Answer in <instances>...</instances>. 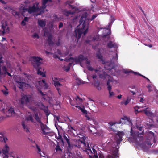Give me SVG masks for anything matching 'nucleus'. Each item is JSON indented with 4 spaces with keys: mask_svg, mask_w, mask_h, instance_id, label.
<instances>
[{
    "mask_svg": "<svg viewBox=\"0 0 158 158\" xmlns=\"http://www.w3.org/2000/svg\"><path fill=\"white\" fill-rule=\"evenodd\" d=\"M134 108V109L135 110V112H137L138 113H139V112H142V111H138V110H137L139 108V106H135Z\"/></svg>",
    "mask_w": 158,
    "mask_h": 158,
    "instance_id": "obj_42",
    "label": "nucleus"
},
{
    "mask_svg": "<svg viewBox=\"0 0 158 158\" xmlns=\"http://www.w3.org/2000/svg\"><path fill=\"white\" fill-rule=\"evenodd\" d=\"M85 137H83L82 140H79L78 143V147L82 149L84 151L87 152V153L89 156V154L92 153L93 154H96L97 152L94 148H92L93 152H92L89 147V144L88 143L87 144L85 142Z\"/></svg>",
    "mask_w": 158,
    "mask_h": 158,
    "instance_id": "obj_4",
    "label": "nucleus"
},
{
    "mask_svg": "<svg viewBox=\"0 0 158 158\" xmlns=\"http://www.w3.org/2000/svg\"><path fill=\"white\" fill-rule=\"evenodd\" d=\"M129 102V100H128V99H127V100L125 102H121V104L123 105L124 104L125 105H127Z\"/></svg>",
    "mask_w": 158,
    "mask_h": 158,
    "instance_id": "obj_39",
    "label": "nucleus"
},
{
    "mask_svg": "<svg viewBox=\"0 0 158 158\" xmlns=\"http://www.w3.org/2000/svg\"><path fill=\"white\" fill-rule=\"evenodd\" d=\"M148 135L149 136V137L148 138V141H147V142H146V144L147 145L150 146H151L152 144V143H151L150 142V140H154V133L152 131L149 132Z\"/></svg>",
    "mask_w": 158,
    "mask_h": 158,
    "instance_id": "obj_11",
    "label": "nucleus"
},
{
    "mask_svg": "<svg viewBox=\"0 0 158 158\" xmlns=\"http://www.w3.org/2000/svg\"><path fill=\"white\" fill-rule=\"evenodd\" d=\"M89 158H98L97 153L95 154H93L92 155H89Z\"/></svg>",
    "mask_w": 158,
    "mask_h": 158,
    "instance_id": "obj_38",
    "label": "nucleus"
},
{
    "mask_svg": "<svg viewBox=\"0 0 158 158\" xmlns=\"http://www.w3.org/2000/svg\"><path fill=\"white\" fill-rule=\"evenodd\" d=\"M118 59V55L117 53H116L115 56H114L112 59L111 60L110 64L111 65V67L113 68L115 67V64L117 62Z\"/></svg>",
    "mask_w": 158,
    "mask_h": 158,
    "instance_id": "obj_15",
    "label": "nucleus"
},
{
    "mask_svg": "<svg viewBox=\"0 0 158 158\" xmlns=\"http://www.w3.org/2000/svg\"><path fill=\"white\" fill-rule=\"evenodd\" d=\"M46 33V35L48 36V39L47 40V41L49 45V46L52 45L54 44V43L52 41V39L53 37L52 35L48 32H46L44 33V35H45Z\"/></svg>",
    "mask_w": 158,
    "mask_h": 158,
    "instance_id": "obj_13",
    "label": "nucleus"
},
{
    "mask_svg": "<svg viewBox=\"0 0 158 158\" xmlns=\"http://www.w3.org/2000/svg\"><path fill=\"white\" fill-rule=\"evenodd\" d=\"M21 24L22 25L24 26L26 24V22L23 20L22 21Z\"/></svg>",
    "mask_w": 158,
    "mask_h": 158,
    "instance_id": "obj_59",
    "label": "nucleus"
},
{
    "mask_svg": "<svg viewBox=\"0 0 158 158\" xmlns=\"http://www.w3.org/2000/svg\"><path fill=\"white\" fill-rule=\"evenodd\" d=\"M1 60H2V61L3 63H0V77L2 76V75L3 74H6L7 72V69L5 66H3L2 67V70L4 73H2L1 72V67L2 66V65L4 63L3 61L2 60V59H1Z\"/></svg>",
    "mask_w": 158,
    "mask_h": 158,
    "instance_id": "obj_23",
    "label": "nucleus"
},
{
    "mask_svg": "<svg viewBox=\"0 0 158 158\" xmlns=\"http://www.w3.org/2000/svg\"><path fill=\"white\" fill-rule=\"evenodd\" d=\"M23 20L25 22H28V18L27 17H24Z\"/></svg>",
    "mask_w": 158,
    "mask_h": 158,
    "instance_id": "obj_63",
    "label": "nucleus"
},
{
    "mask_svg": "<svg viewBox=\"0 0 158 158\" xmlns=\"http://www.w3.org/2000/svg\"><path fill=\"white\" fill-rule=\"evenodd\" d=\"M109 124L110 125V127H109L110 130L113 131H115V130L114 129L112 128V126L115 124V123H114L112 122H110L109 123Z\"/></svg>",
    "mask_w": 158,
    "mask_h": 158,
    "instance_id": "obj_30",
    "label": "nucleus"
},
{
    "mask_svg": "<svg viewBox=\"0 0 158 158\" xmlns=\"http://www.w3.org/2000/svg\"><path fill=\"white\" fill-rule=\"evenodd\" d=\"M34 117L36 121L38 122L40 125L42 123L41 121V118L39 116L38 112H35L34 113Z\"/></svg>",
    "mask_w": 158,
    "mask_h": 158,
    "instance_id": "obj_22",
    "label": "nucleus"
},
{
    "mask_svg": "<svg viewBox=\"0 0 158 158\" xmlns=\"http://www.w3.org/2000/svg\"><path fill=\"white\" fill-rule=\"evenodd\" d=\"M63 26V23L62 22H60L59 23V24L58 26V27L59 29H60Z\"/></svg>",
    "mask_w": 158,
    "mask_h": 158,
    "instance_id": "obj_54",
    "label": "nucleus"
},
{
    "mask_svg": "<svg viewBox=\"0 0 158 158\" xmlns=\"http://www.w3.org/2000/svg\"><path fill=\"white\" fill-rule=\"evenodd\" d=\"M22 125L23 127V128L25 131L27 132H29V130L27 127V126L25 125L24 122H22Z\"/></svg>",
    "mask_w": 158,
    "mask_h": 158,
    "instance_id": "obj_31",
    "label": "nucleus"
},
{
    "mask_svg": "<svg viewBox=\"0 0 158 158\" xmlns=\"http://www.w3.org/2000/svg\"><path fill=\"white\" fill-rule=\"evenodd\" d=\"M70 59L72 60L76 63H81L83 60L87 59V57H84L83 55H80L78 56V58H73L70 57Z\"/></svg>",
    "mask_w": 158,
    "mask_h": 158,
    "instance_id": "obj_10",
    "label": "nucleus"
},
{
    "mask_svg": "<svg viewBox=\"0 0 158 158\" xmlns=\"http://www.w3.org/2000/svg\"><path fill=\"white\" fill-rule=\"evenodd\" d=\"M107 47L108 48H118V46L116 44L113 43L112 41H109L107 44Z\"/></svg>",
    "mask_w": 158,
    "mask_h": 158,
    "instance_id": "obj_20",
    "label": "nucleus"
},
{
    "mask_svg": "<svg viewBox=\"0 0 158 158\" xmlns=\"http://www.w3.org/2000/svg\"><path fill=\"white\" fill-rule=\"evenodd\" d=\"M112 81L110 80V79H109L107 82V89L109 91V97H110L114 95V93L113 92H111V90L112 89V87L111 85L110 82H111Z\"/></svg>",
    "mask_w": 158,
    "mask_h": 158,
    "instance_id": "obj_14",
    "label": "nucleus"
},
{
    "mask_svg": "<svg viewBox=\"0 0 158 158\" xmlns=\"http://www.w3.org/2000/svg\"><path fill=\"white\" fill-rule=\"evenodd\" d=\"M68 8L69 9H75V10L76 11L78 10L77 8L73 5H72L71 4H69V6Z\"/></svg>",
    "mask_w": 158,
    "mask_h": 158,
    "instance_id": "obj_37",
    "label": "nucleus"
},
{
    "mask_svg": "<svg viewBox=\"0 0 158 158\" xmlns=\"http://www.w3.org/2000/svg\"><path fill=\"white\" fill-rule=\"evenodd\" d=\"M28 113L30 114L27 115L25 117V120L27 121H31L33 123H35V121L33 117V116L30 112H28Z\"/></svg>",
    "mask_w": 158,
    "mask_h": 158,
    "instance_id": "obj_17",
    "label": "nucleus"
},
{
    "mask_svg": "<svg viewBox=\"0 0 158 158\" xmlns=\"http://www.w3.org/2000/svg\"><path fill=\"white\" fill-rule=\"evenodd\" d=\"M107 34L103 35L102 36L103 40L105 42L108 41L110 38V35L111 34L110 30L108 29H107Z\"/></svg>",
    "mask_w": 158,
    "mask_h": 158,
    "instance_id": "obj_18",
    "label": "nucleus"
},
{
    "mask_svg": "<svg viewBox=\"0 0 158 158\" xmlns=\"http://www.w3.org/2000/svg\"><path fill=\"white\" fill-rule=\"evenodd\" d=\"M99 158H104V157L102 153H99L98 154Z\"/></svg>",
    "mask_w": 158,
    "mask_h": 158,
    "instance_id": "obj_52",
    "label": "nucleus"
},
{
    "mask_svg": "<svg viewBox=\"0 0 158 158\" xmlns=\"http://www.w3.org/2000/svg\"><path fill=\"white\" fill-rule=\"evenodd\" d=\"M30 109L33 111L34 112H36L35 111L36 110V108L35 107L33 106H31L30 107Z\"/></svg>",
    "mask_w": 158,
    "mask_h": 158,
    "instance_id": "obj_51",
    "label": "nucleus"
},
{
    "mask_svg": "<svg viewBox=\"0 0 158 158\" xmlns=\"http://www.w3.org/2000/svg\"><path fill=\"white\" fill-rule=\"evenodd\" d=\"M86 119L87 120H90L91 118H90L89 116L88 115L86 114L85 115Z\"/></svg>",
    "mask_w": 158,
    "mask_h": 158,
    "instance_id": "obj_55",
    "label": "nucleus"
},
{
    "mask_svg": "<svg viewBox=\"0 0 158 158\" xmlns=\"http://www.w3.org/2000/svg\"><path fill=\"white\" fill-rule=\"evenodd\" d=\"M9 149V148L7 145H6L3 148L2 150L4 156L3 158H8V154Z\"/></svg>",
    "mask_w": 158,
    "mask_h": 158,
    "instance_id": "obj_16",
    "label": "nucleus"
},
{
    "mask_svg": "<svg viewBox=\"0 0 158 158\" xmlns=\"http://www.w3.org/2000/svg\"><path fill=\"white\" fill-rule=\"evenodd\" d=\"M69 127L70 129V131L74 135L75 134V133L76 132V130L74 128L71 126H69Z\"/></svg>",
    "mask_w": 158,
    "mask_h": 158,
    "instance_id": "obj_33",
    "label": "nucleus"
},
{
    "mask_svg": "<svg viewBox=\"0 0 158 158\" xmlns=\"http://www.w3.org/2000/svg\"><path fill=\"white\" fill-rule=\"evenodd\" d=\"M76 107L81 110V112L85 114H87V111L85 109V108L84 106L82 107H81L79 106H76Z\"/></svg>",
    "mask_w": 158,
    "mask_h": 158,
    "instance_id": "obj_26",
    "label": "nucleus"
},
{
    "mask_svg": "<svg viewBox=\"0 0 158 158\" xmlns=\"http://www.w3.org/2000/svg\"><path fill=\"white\" fill-rule=\"evenodd\" d=\"M52 81L53 83V85L55 86L56 89L57 90L60 95H61L60 93V88L62 86V85L61 84L62 79L58 78L56 77H54L52 78Z\"/></svg>",
    "mask_w": 158,
    "mask_h": 158,
    "instance_id": "obj_5",
    "label": "nucleus"
},
{
    "mask_svg": "<svg viewBox=\"0 0 158 158\" xmlns=\"http://www.w3.org/2000/svg\"><path fill=\"white\" fill-rule=\"evenodd\" d=\"M54 118L58 121L59 122H60V117L59 116H55L54 117Z\"/></svg>",
    "mask_w": 158,
    "mask_h": 158,
    "instance_id": "obj_53",
    "label": "nucleus"
},
{
    "mask_svg": "<svg viewBox=\"0 0 158 158\" xmlns=\"http://www.w3.org/2000/svg\"><path fill=\"white\" fill-rule=\"evenodd\" d=\"M41 81L44 84V85L45 86V87L46 88H47L48 87V85L45 82V80L44 79H42Z\"/></svg>",
    "mask_w": 158,
    "mask_h": 158,
    "instance_id": "obj_48",
    "label": "nucleus"
},
{
    "mask_svg": "<svg viewBox=\"0 0 158 158\" xmlns=\"http://www.w3.org/2000/svg\"><path fill=\"white\" fill-rule=\"evenodd\" d=\"M98 37L97 35L93 37L92 40L94 41H97L98 40Z\"/></svg>",
    "mask_w": 158,
    "mask_h": 158,
    "instance_id": "obj_45",
    "label": "nucleus"
},
{
    "mask_svg": "<svg viewBox=\"0 0 158 158\" xmlns=\"http://www.w3.org/2000/svg\"><path fill=\"white\" fill-rule=\"evenodd\" d=\"M31 96L30 95L23 94L22 95L20 99L21 104L25 105H28L31 100Z\"/></svg>",
    "mask_w": 158,
    "mask_h": 158,
    "instance_id": "obj_6",
    "label": "nucleus"
},
{
    "mask_svg": "<svg viewBox=\"0 0 158 158\" xmlns=\"http://www.w3.org/2000/svg\"><path fill=\"white\" fill-rule=\"evenodd\" d=\"M123 135L124 133L123 132H119L115 135L114 137V139L116 142L113 143L112 145V147L110 150L112 151L113 155L116 157L118 156V149L116 146H118V145L122 141L123 136Z\"/></svg>",
    "mask_w": 158,
    "mask_h": 158,
    "instance_id": "obj_2",
    "label": "nucleus"
},
{
    "mask_svg": "<svg viewBox=\"0 0 158 158\" xmlns=\"http://www.w3.org/2000/svg\"><path fill=\"white\" fill-rule=\"evenodd\" d=\"M137 129H138L140 131H141L142 130V127L137 126Z\"/></svg>",
    "mask_w": 158,
    "mask_h": 158,
    "instance_id": "obj_62",
    "label": "nucleus"
},
{
    "mask_svg": "<svg viewBox=\"0 0 158 158\" xmlns=\"http://www.w3.org/2000/svg\"><path fill=\"white\" fill-rule=\"evenodd\" d=\"M65 140L66 141V142L68 144V146L69 147L70 146V143L69 139V138H68L67 137L64 135L63 136Z\"/></svg>",
    "mask_w": 158,
    "mask_h": 158,
    "instance_id": "obj_34",
    "label": "nucleus"
},
{
    "mask_svg": "<svg viewBox=\"0 0 158 158\" xmlns=\"http://www.w3.org/2000/svg\"><path fill=\"white\" fill-rule=\"evenodd\" d=\"M107 75L105 73H102L101 74H100L99 75V77L101 79H105L106 78V75Z\"/></svg>",
    "mask_w": 158,
    "mask_h": 158,
    "instance_id": "obj_36",
    "label": "nucleus"
},
{
    "mask_svg": "<svg viewBox=\"0 0 158 158\" xmlns=\"http://www.w3.org/2000/svg\"><path fill=\"white\" fill-rule=\"evenodd\" d=\"M73 2L74 1L73 0L71 1H68L66 2V5H68L69 6V4L73 3Z\"/></svg>",
    "mask_w": 158,
    "mask_h": 158,
    "instance_id": "obj_44",
    "label": "nucleus"
},
{
    "mask_svg": "<svg viewBox=\"0 0 158 158\" xmlns=\"http://www.w3.org/2000/svg\"><path fill=\"white\" fill-rule=\"evenodd\" d=\"M35 147H34L37 150V152L38 153L41 155V149L40 148V147L37 144L35 143Z\"/></svg>",
    "mask_w": 158,
    "mask_h": 158,
    "instance_id": "obj_32",
    "label": "nucleus"
},
{
    "mask_svg": "<svg viewBox=\"0 0 158 158\" xmlns=\"http://www.w3.org/2000/svg\"><path fill=\"white\" fill-rule=\"evenodd\" d=\"M100 85V82L98 81H97L94 84V86H95Z\"/></svg>",
    "mask_w": 158,
    "mask_h": 158,
    "instance_id": "obj_57",
    "label": "nucleus"
},
{
    "mask_svg": "<svg viewBox=\"0 0 158 158\" xmlns=\"http://www.w3.org/2000/svg\"><path fill=\"white\" fill-rule=\"evenodd\" d=\"M97 56L98 59L101 60L102 59V56L100 54H99L98 53L97 55Z\"/></svg>",
    "mask_w": 158,
    "mask_h": 158,
    "instance_id": "obj_46",
    "label": "nucleus"
},
{
    "mask_svg": "<svg viewBox=\"0 0 158 158\" xmlns=\"http://www.w3.org/2000/svg\"><path fill=\"white\" fill-rule=\"evenodd\" d=\"M75 13V12H71V11H64V14L66 16H68L69 14L73 15Z\"/></svg>",
    "mask_w": 158,
    "mask_h": 158,
    "instance_id": "obj_27",
    "label": "nucleus"
},
{
    "mask_svg": "<svg viewBox=\"0 0 158 158\" xmlns=\"http://www.w3.org/2000/svg\"><path fill=\"white\" fill-rule=\"evenodd\" d=\"M131 72L132 73H134L135 75H139V74H140L139 73H138L137 72H134V71H131Z\"/></svg>",
    "mask_w": 158,
    "mask_h": 158,
    "instance_id": "obj_60",
    "label": "nucleus"
},
{
    "mask_svg": "<svg viewBox=\"0 0 158 158\" xmlns=\"http://www.w3.org/2000/svg\"><path fill=\"white\" fill-rule=\"evenodd\" d=\"M97 16V15H93L91 18H89L88 19L90 21H92L93 20H94L95 18Z\"/></svg>",
    "mask_w": 158,
    "mask_h": 158,
    "instance_id": "obj_41",
    "label": "nucleus"
},
{
    "mask_svg": "<svg viewBox=\"0 0 158 158\" xmlns=\"http://www.w3.org/2000/svg\"><path fill=\"white\" fill-rule=\"evenodd\" d=\"M85 60H86V64H88V65H89L90 64V60H88V59H87Z\"/></svg>",
    "mask_w": 158,
    "mask_h": 158,
    "instance_id": "obj_61",
    "label": "nucleus"
},
{
    "mask_svg": "<svg viewBox=\"0 0 158 158\" xmlns=\"http://www.w3.org/2000/svg\"><path fill=\"white\" fill-rule=\"evenodd\" d=\"M88 69L90 71H93L94 70L93 68L91 66H89L88 67Z\"/></svg>",
    "mask_w": 158,
    "mask_h": 158,
    "instance_id": "obj_56",
    "label": "nucleus"
},
{
    "mask_svg": "<svg viewBox=\"0 0 158 158\" xmlns=\"http://www.w3.org/2000/svg\"><path fill=\"white\" fill-rule=\"evenodd\" d=\"M52 2V0H42V8L44 10L46 7V4L48 2Z\"/></svg>",
    "mask_w": 158,
    "mask_h": 158,
    "instance_id": "obj_24",
    "label": "nucleus"
},
{
    "mask_svg": "<svg viewBox=\"0 0 158 158\" xmlns=\"http://www.w3.org/2000/svg\"><path fill=\"white\" fill-rule=\"evenodd\" d=\"M106 158H115L112 155H109L106 157Z\"/></svg>",
    "mask_w": 158,
    "mask_h": 158,
    "instance_id": "obj_58",
    "label": "nucleus"
},
{
    "mask_svg": "<svg viewBox=\"0 0 158 158\" xmlns=\"http://www.w3.org/2000/svg\"><path fill=\"white\" fill-rule=\"evenodd\" d=\"M76 101L79 100L80 102L83 101V99L81 98H80L79 97L77 96L76 98L75 99Z\"/></svg>",
    "mask_w": 158,
    "mask_h": 158,
    "instance_id": "obj_47",
    "label": "nucleus"
},
{
    "mask_svg": "<svg viewBox=\"0 0 158 158\" xmlns=\"http://www.w3.org/2000/svg\"><path fill=\"white\" fill-rule=\"evenodd\" d=\"M55 149L56 152H58L59 151H62V149L60 148V146L59 145L58 143H57L56 144V147L55 148Z\"/></svg>",
    "mask_w": 158,
    "mask_h": 158,
    "instance_id": "obj_35",
    "label": "nucleus"
},
{
    "mask_svg": "<svg viewBox=\"0 0 158 158\" xmlns=\"http://www.w3.org/2000/svg\"><path fill=\"white\" fill-rule=\"evenodd\" d=\"M8 140V139L6 137H5L4 136L1 135L0 136V141L1 142H4L5 143H6V141Z\"/></svg>",
    "mask_w": 158,
    "mask_h": 158,
    "instance_id": "obj_29",
    "label": "nucleus"
},
{
    "mask_svg": "<svg viewBox=\"0 0 158 158\" xmlns=\"http://www.w3.org/2000/svg\"><path fill=\"white\" fill-rule=\"evenodd\" d=\"M24 74L25 75L26 77H27L28 78L30 77V75L29 74H27V73H24Z\"/></svg>",
    "mask_w": 158,
    "mask_h": 158,
    "instance_id": "obj_64",
    "label": "nucleus"
},
{
    "mask_svg": "<svg viewBox=\"0 0 158 158\" xmlns=\"http://www.w3.org/2000/svg\"><path fill=\"white\" fill-rule=\"evenodd\" d=\"M56 44L57 46H59L61 44V40L60 39H58V40L56 42Z\"/></svg>",
    "mask_w": 158,
    "mask_h": 158,
    "instance_id": "obj_40",
    "label": "nucleus"
},
{
    "mask_svg": "<svg viewBox=\"0 0 158 158\" xmlns=\"http://www.w3.org/2000/svg\"><path fill=\"white\" fill-rule=\"evenodd\" d=\"M87 17V14L86 13L83 14L80 19L79 25H82V27L75 29L74 31L73 35L72 36L73 40L78 42L81 37L82 33L84 35L87 33L88 30L89 23L86 22Z\"/></svg>",
    "mask_w": 158,
    "mask_h": 158,
    "instance_id": "obj_1",
    "label": "nucleus"
},
{
    "mask_svg": "<svg viewBox=\"0 0 158 158\" xmlns=\"http://www.w3.org/2000/svg\"><path fill=\"white\" fill-rule=\"evenodd\" d=\"M38 24L41 27H43L45 26L46 23L44 20L41 19L38 20Z\"/></svg>",
    "mask_w": 158,
    "mask_h": 158,
    "instance_id": "obj_25",
    "label": "nucleus"
},
{
    "mask_svg": "<svg viewBox=\"0 0 158 158\" xmlns=\"http://www.w3.org/2000/svg\"><path fill=\"white\" fill-rule=\"evenodd\" d=\"M12 15L15 17L16 16L19 17L20 15V12H19L15 10H13L11 12Z\"/></svg>",
    "mask_w": 158,
    "mask_h": 158,
    "instance_id": "obj_28",
    "label": "nucleus"
},
{
    "mask_svg": "<svg viewBox=\"0 0 158 158\" xmlns=\"http://www.w3.org/2000/svg\"><path fill=\"white\" fill-rule=\"evenodd\" d=\"M9 31V30L7 25L2 24V25L0 26V35H3L6 32Z\"/></svg>",
    "mask_w": 158,
    "mask_h": 158,
    "instance_id": "obj_12",
    "label": "nucleus"
},
{
    "mask_svg": "<svg viewBox=\"0 0 158 158\" xmlns=\"http://www.w3.org/2000/svg\"><path fill=\"white\" fill-rule=\"evenodd\" d=\"M31 58V62L33 66L35 69H37V74L41 75L43 77H45V73L40 71V68H39L40 66L42 64L43 59L40 57L36 56H32Z\"/></svg>",
    "mask_w": 158,
    "mask_h": 158,
    "instance_id": "obj_3",
    "label": "nucleus"
},
{
    "mask_svg": "<svg viewBox=\"0 0 158 158\" xmlns=\"http://www.w3.org/2000/svg\"><path fill=\"white\" fill-rule=\"evenodd\" d=\"M15 113L14 110V109L11 107L9 109L6 113V115L7 117H11L14 116L15 115Z\"/></svg>",
    "mask_w": 158,
    "mask_h": 158,
    "instance_id": "obj_19",
    "label": "nucleus"
},
{
    "mask_svg": "<svg viewBox=\"0 0 158 158\" xmlns=\"http://www.w3.org/2000/svg\"><path fill=\"white\" fill-rule=\"evenodd\" d=\"M143 111L145 114L148 116L152 117L153 115V113L151 111L149 107H147L143 109Z\"/></svg>",
    "mask_w": 158,
    "mask_h": 158,
    "instance_id": "obj_21",
    "label": "nucleus"
},
{
    "mask_svg": "<svg viewBox=\"0 0 158 158\" xmlns=\"http://www.w3.org/2000/svg\"><path fill=\"white\" fill-rule=\"evenodd\" d=\"M77 81H78V84L79 85L81 84H83V81L82 80H81L80 79H78L77 80Z\"/></svg>",
    "mask_w": 158,
    "mask_h": 158,
    "instance_id": "obj_50",
    "label": "nucleus"
},
{
    "mask_svg": "<svg viewBox=\"0 0 158 158\" xmlns=\"http://www.w3.org/2000/svg\"><path fill=\"white\" fill-rule=\"evenodd\" d=\"M2 92L6 95H7L8 94V92L6 90H2Z\"/></svg>",
    "mask_w": 158,
    "mask_h": 158,
    "instance_id": "obj_49",
    "label": "nucleus"
},
{
    "mask_svg": "<svg viewBox=\"0 0 158 158\" xmlns=\"http://www.w3.org/2000/svg\"><path fill=\"white\" fill-rule=\"evenodd\" d=\"M32 37L33 38H37V39H39V35L36 33H34V35H32Z\"/></svg>",
    "mask_w": 158,
    "mask_h": 158,
    "instance_id": "obj_43",
    "label": "nucleus"
},
{
    "mask_svg": "<svg viewBox=\"0 0 158 158\" xmlns=\"http://www.w3.org/2000/svg\"><path fill=\"white\" fill-rule=\"evenodd\" d=\"M24 80V79L23 78L19 77V79L16 80V82L18 84V86L20 89L22 90L29 85V84L23 81Z\"/></svg>",
    "mask_w": 158,
    "mask_h": 158,
    "instance_id": "obj_7",
    "label": "nucleus"
},
{
    "mask_svg": "<svg viewBox=\"0 0 158 158\" xmlns=\"http://www.w3.org/2000/svg\"><path fill=\"white\" fill-rule=\"evenodd\" d=\"M38 3H37L35 6V4H34L32 6H29L28 9L24 7L23 9V11L25 12V10L28 11V12L30 14L40 10L38 7Z\"/></svg>",
    "mask_w": 158,
    "mask_h": 158,
    "instance_id": "obj_8",
    "label": "nucleus"
},
{
    "mask_svg": "<svg viewBox=\"0 0 158 158\" xmlns=\"http://www.w3.org/2000/svg\"><path fill=\"white\" fill-rule=\"evenodd\" d=\"M41 129L44 135H49V134H53V132H46L45 131H49L50 128L48 127L46 125L44 124L43 123L40 124Z\"/></svg>",
    "mask_w": 158,
    "mask_h": 158,
    "instance_id": "obj_9",
    "label": "nucleus"
}]
</instances>
